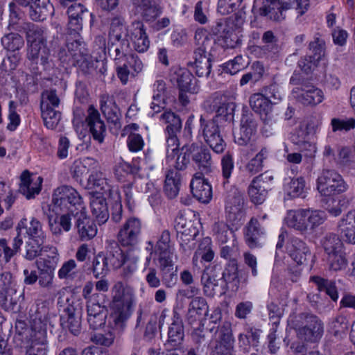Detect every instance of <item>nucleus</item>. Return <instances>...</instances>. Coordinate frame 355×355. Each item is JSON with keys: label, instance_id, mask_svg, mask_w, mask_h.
<instances>
[{"label": "nucleus", "instance_id": "nucleus-1", "mask_svg": "<svg viewBox=\"0 0 355 355\" xmlns=\"http://www.w3.org/2000/svg\"><path fill=\"white\" fill-rule=\"evenodd\" d=\"M85 209L80 193L72 187L62 185L56 188L49 205L47 215L49 230L53 235L60 236L69 232L72 216Z\"/></svg>", "mask_w": 355, "mask_h": 355}, {"label": "nucleus", "instance_id": "nucleus-2", "mask_svg": "<svg viewBox=\"0 0 355 355\" xmlns=\"http://www.w3.org/2000/svg\"><path fill=\"white\" fill-rule=\"evenodd\" d=\"M207 111L210 113L216 112V116L205 125V119L200 116V126L203 127V135L206 142L216 153H222V136L220 135L221 115L219 113L222 108V94L214 93L205 102Z\"/></svg>", "mask_w": 355, "mask_h": 355}, {"label": "nucleus", "instance_id": "nucleus-3", "mask_svg": "<svg viewBox=\"0 0 355 355\" xmlns=\"http://www.w3.org/2000/svg\"><path fill=\"white\" fill-rule=\"evenodd\" d=\"M49 324V308L42 303L31 320V344L24 355H48L47 325Z\"/></svg>", "mask_w": 355, "mask_h": 355}, {"label": "nucleus", "instance_id": "nucleus-4", "mask_svg": "<svg viewBox=\"0 0 355 355\" xmlns=\"http://www.w3.org/2000/svg\"><path fill=\"white\" fill-rule=\"evenodd\" d=\"M16 30L26 33L28 44L27 58L35 63H37L40 59L42 64H47L50 51L46 46L44 29L31 22H22L17 26Z\"/></svg>", "mask_w": 355, "mask_h": 355}, {"label": "nucleus", "instance_id": "nucleus-5", "mask_svg": "<svg viewBox=\"0 0 355 355\" xmlns=\"http://www.w3.org/2000/svg\"><path fill=\"white\" fill-rule=\"evenodd\" d=\"M129 32L125 19L121 16L114 17L110 21L108 32L107 51L114 60H121L128 55L130 48Z\"/></svg>", "mask_w": 355, "mask_h": 355}, {"label": "nucleus", "instance_id": "nucleus-6", "mask_svg": "<svg viewBox=\"0 0 355 355\" xmlns=\"http://www.w3.org/2000/svg\"><path fill=\"white\" fill-rule=\"evenodd\" d=\"M223 258L229 259L223 272V280L226 283V289L235 293L239 287L238 276L237 258L239 256V248L236 245V235L233 230L229 231V234L223 235Z\"/></svg>", "mask_w": 355, "mask_h": 355}, {"label": "nucleus", "instance_id": "nucleus-7", "mask_svg": "<svg viewBox=\"0 0 355 355\" xmlns=\"http://www.w3.org/2000/svg\"><path fill=\"white\" fill-rule=\"evenodd\" d=\"M309 8V0H266L259 9V14L270 20L279 21L285 19L288 10L295 9L299 17L302 16Z\"/></svg>", "mask_w": 355, "mask_h": 355}, {"label": "nucleus", "instance_id": "nucleus-8", "mask_svg": "<svg viewBox=\"0 0 355 355\" xmlns=\"http://www.w3.org/2000/svg\"><path fill=\"white\" fill-rule=\"evenodd\" d=\"M124 286L121 282H116L112 287L113 298L111 303L112 310V318L114 327L123 331L126 327V321L129 318L131 303L129 298L124 295Z\"/></svg>", "mask_w": 355, "mask_h": 355}, {"label": "nucleus", "instance_id": "nucleus-9", "mask_svg": "<svg viewBox=\"0 0 355 355\" xmlns=\"http://www.w3.org/2000/svg\"><path fill=\"white\" fill-rule=\"evenodd\" d=\"M299 318L301 324L296 327L297 337L311 343L318 342L324 333L322 321L316 315L308 313H300Z\"/></svg>", "mask_w": 355, "mask_h": 355}, {"label": "nucleus", "instance_id": "nucleus-10", "mask_svg": "<svg viewBox=\"0 0 355 355\" xmlns=\"http://www.w3.org/2000/svg\"><path fill=\"white\" fill-rule=\"evenodd\" d=\"M317 189L321 195L330 196L345 192L347 185L335 170L323 169L316 181Z\"/></svg>", "mask_w": 355, "mask_h": 355}, {"label": "nucleus", "instance_id": "nucleus-11", "mask_svg": "<svg viewBox=\"0 0 355 355\" xmlns=\"http://www.w3.org/2000/svg\"><path fill=\"white\" fill-rule=\"evenodd\" d=\"M244 13L241 10L234 12L225 19L223 27V48L233 49L241 41Z\"/></svg>", "mask_w": 355, "mask_h": 355}, {"label": "nucleus", "instance_id": "nucleus-12", "mask_svg": "<svg viewBox=\"0 0 355 355\" xmlns=\"http://www.w3.org/2000/svg\"><path fill=\"white\" fill-rule=\"evenodd\" d=\"M270 101L265 98L261 92L252 94L249 100L252 109L260 114L264 124L263 130L265 131H267V128L275 130L279 125L277 116L272 112L274 104Z\"/></svg>", "mask_w": 355, "mask_h": 355}, {"label": "nucleus", "instance_id": "nucleus-13", "mask_svg": "<svg viewBox=\"0 0 355 355\" xmlns=\"http://www.w3.org/2000/svg\"><path fill=\"white\" fill-rule=\"evenodd\" d=\"M142 223L139 218L130 217L120 228L117 239L119 243L128 250L135 249L139 243L141 234Z\"/></svg>", "mask_w": 355, "mask_h": 355}, {"label": "nucleus", "instance_id": "nucleus-14", "mask_svg": "<svg viewBox=\"0 0 355 355\" xmlns=\"http://www.w3.org/2000/svg\"><path fill=\"white\" fill-rule=\"evenodd\" d=\"M82 306L78 301L69 302L64 309V313L60 316V325L64 330H68L72 334L78 335L81 329Z\"/></svg>", "mask_w": 355, "mask_h": 355}, {"label": "nucleus", "instance_id": "nucleus-15", "mask_svg": "<svg viewBox=\"0 0 355 355\" xmlns=\"http://www.w3.org/2000/svg\"><path fill=\"white\" fill-rule=\"evenodd\" d=\"M273 177L266 172L255 177L248 187V195L250 200L256 205L262 204L272 185Z\"/></svg>", "mask_w": 355, "mask_h": 355}, {"label": "nucleus", "instance_id": "nucleus-16", "mask_svg": "<svg viewBox=\"0 0 355 355\" xmlns=\"http://www.w3.org/2000/svg\"><path fill=\"white\" fill-rule=\"evenodd\" d=\"M98 293H94L87 302V322L94 330L105 325L107 315V310L98 302Z\"/></svg>", "mask_w": 355, "mask_h": 355}, {"label": "nucleus", "instance_id": "nucleus-17", "mask_svg": "<svg viewBox=\"0 0 355 355\" xmlns=\"http://www.w3.org/2000/svg\"><path fill=\"white\" fill-rule=\"evenodd\" d=\"M189 153L191 155L193 166L200 172L207 174L211 172V159L209 149L202 144H190Z\"/></svg>", "mask_w": 355, "mask_h": 355}, {"label": "nucleus", "instance_id": "nucleus-18", "mask_svg": "<svg viewBox=\"0 0 355 355\" xmlns=\"http://www.w3.org/2000/svg\"><path fill=\"white\" fill-rule=\"evenodd\" d=\"M128 39L132 42L134 49L139 53L146 51L150 46V41L142 21L136 20L130 26H128Z\"/></svg>", "mask_w": 355, "mask_h": 355}, {"label": "nucleus", "instance_id": "nucleus-19", "mask_svg": "<svg viewBox=\"0 0 355 355\" xmlns=\"http://www.w3.org/2000/svg\"><path fill=\"white\" fill-rule=\"evenodd\" d=\"M75 220V228L82 241H89L97 234L94 222L87 214L86 209L72 216Z\"/></svg>", "mask_w": 355, "mask_h": 355}, {"label": "nucleus", "instance_id": "nucleus-20", "mask_svg": "<svg viewBox=\"0 0 355 355\" xmlns=\"http://www.w3.org/2000/svg\"><path fill=\"white\" fill-rule=\"evenodd\" d=\"M193 76L187 69L179 67H173L170 71V80L176 84L179 90L188 91L190 94L197 92L194 84L192 83Z\"/></svg>", "mask_w": 355, "mask_h": 355}, {"label": "nucleus", "instance_id": "nucleus-21", "mask_svg": "<svg viewBox=\"0 0 355 355\" xmlns=\"http://www.w3.org/2000/svg\"><path fill=\"white\" fill-rule=\"evenodd\" d=\"M122 60L114 61L117 76L121 82L125 85L129 76L135 77L137 73L141 71L143 69V64L137 55L134 54L129 55L128 63L130 65V69L127 68L125 64L122 63Z\"/></svg>", "mask_w": 355, "mask_h": 355}, {"label": "nucleus", "instance_id": "nucleus-22", "mask_svg": "<svg viewBox=\"0 0 355 355\" xmlns=\"http://www.w3.org/2000/svg\"><path fill=\"white\" fill-rule=\"evenodd\" d=\"M85 123L93 139L99 144H102L106 135L105 125L101 119L98 112L92 107H90L88 110V115L85 119Z\"/></svg>", "mask_w": 355, "mask_h": 355}, {"label": "nucleus", "instance_id": "nucleus-23", "mask_svg": "<svg viewBox=\"0 0 355 355\" xmlns=\"http://www.w3.org/2000/svg\"><path fill=\"white\" fill-rule=\"evenodd\" d=\"M21 182L19 191L27 199L34 198L41 191L43 179L41 177L33 178L31 173L25 170L20 176Z\"/></svg>", "mask_w": 355, "mask_h": 355}, {"label": "nucleus", "instance_id": "nucleus-24", "mask_svg": "<svg viewBox=\"0 0 355 355\" xmlns=\"http://www.w3.org/2000/svg\"><path fill=\"white\" fill-rule=\"evenodd\" d=\"M191 193L195 198L202 203H207L212 197L211 187L203 178V174L196 173L191 184Z\"/></svg>", "mask_w": 355, "mask_h": 355}, {"label": "nucleus", "instance_id": "nucleus-25", "mask_svg": "<svg viewBox=\"0 0 355 355\" xmlns=\"http://www.w3.org/2000/svg\"><path fill=\"white\" fill-rule=\"evenodd\" d=\"M101 110L107 121L116 129L121 128L120 112L112 96L104 94L100 99Z\"/></svg>", "mask_w": 355, "mask_h": 355}, {"label": "nucleus", "instance_id": "nucleus-26", "mask_svg": "<svg viewBox=\"0 0 355 355\" xmlns=\"http://www.w3.org/2000/svg\"><path fill=\"white\" fill-rule=\"evenodd\" d=\"M222 319L221 309L218 307L211 314L209 328L211 333H213V339L215 340V345L211 348L209 355H222V327L220 326Z\"/></svg>", "mask_w": 355, "mask_h": 355}, {"label": "nucleus", "instance_id": "nucleus-27", "mask_svg": "<svg viewBox=\"0 0 355 355\" xmlns=\"http://www.w3.org/2000/svg\"><path fill=\"white\" fill-rule=\"evenodd\" d=\"M53 6L49 0H31L29 17L35 21H43L52 15Z\"/></svg>", "mask_w": 355, "mask_h": 355}, {"label": "nucleus", "instance_id": "nucleus-28", "mask_svg": "<svg viewBox=\"0 0 355 355\" xmlns=\"http://www.w3.org/2000/svg\"><path fill=\"white\" fill-rule=\"evenodd\" d=\"M23 299V294L15 289L0 291V306L6 311L15 313L19 311L20 301Z\"/></svg>", "mask_w": 355, "mask_h": 355}, {"label": "nucleus", "instance_id": "nucleus-29", "mask_svg": "<svg viewBox=\"0 0 355 355\" xmlns=\"http://www.w3.org/2000/svg\"><path fill=\"white\" fill-rule=\"evenodd\" d=\"M24 226L25 224L24 221L21 220L16 227L17 234L13 239L12 248L8 245V242L6 239H0V250L3 253V259L6 263H8L11 258L20 250V247L23 243L20 232L21 228L24 227Z\"/></svg>", "mask_w": 355, "mask_h": 355}, {"label": "nucleus", "instance_id": "nucleus-30", "mask_svg": "<svg viewBox=\"0 0 355 355\" xmlns=\"http://www.w3.org/2000/svg\"><path fill=\"white\" fill-rule=\"evenodd\" d=\"M184 338V325L181 318L175 313L168 327L167 345L180 347Z\"/></svg>", "mask_w": 355, "mask_h": 355}, {"label": "nucleus", "instance_id": "nucleus-31", "mask_svg": "<svg viewBox=\"0 0 355 355\" xmlns=\"http://www.w3.org/2000/svg\"><path fill=\"white\" fill-rule=\"evenodd\" d=\"M315 132V125L309 122H302L292 135L291 141L295 145H308L311 150H315V144L309 141L310 135Z\"/></svg>", "mask_w": 355, "mask_h": 355}, {"label": "nucleus", "instance_id": "nucleus-32", "mask_svg": "<svg viewBox=\"0 0 355 355\" xmlns=\"http://www.w3.org/2000/svg\"><path fill=\"white\" fill-rule=\"evenodd\" d=\"M226 212H227V220L230 223V225H227L225 230L223 227V233L225 232V235L227 234H229V231L233 230L234 234H235V231L239 229V227L241 225V221L244 219L245 217V210L243 206H233V205H226Z\"/></svg>", "mask_w": 355, "mask_h": 355}, {"label": "nucleus", "instance_id": "nucleus-33", "mask_svg": "<svg viewBox=\"0 0 355 355\" xmlns=\"http://www.w3.org/2000/svg\"><path fill=\"white\" fill-rule=\"evenodd\" d=\"M338 228L347 242L355 244V209L348 211L340 219Z\"/></svg>", "mask_w": 355, "mask_h": 355}, {"label": "nucleus", "instance_id": "nucleus-34", "mask_svg": "<svg viewBox=\"0 0 355 355\" xmlns=\"http://www.w3.org/2000/svg\"><path fill=\"white\" fill-rule=\"evenodd\" d=\"M288 251L290 256L298 264H304L311 256L306 243L297 238H293L291 240Z\"/></svg>", "mask_w": 355, "mask_h": 355}, {"label": "nucleus", "instance_id": "nucleus-35", "mask_svg": "<svg viewBox=\"0 0 355 355\" xmlns=\"http://www.w3.org/2000/svg\"><path fill=\"white\" fill-rule=\"evenodd\" d=\"M104 257L106 259L108 265L112 266L114 269L121 268L127 261V255L116 242L110 244Z\"/></svg>", "mask_w": 355, "mask_h": 355}, {"label": "nucleus", "instance_id": "nucleus-36", "mask_svg": "<svg viewBox=\"0 0 355 355\" xmlns=\"http://www.w3.org/2000/svg\"><path fill=\"white\" fill-rule=\"evenodd\" d=\"M92 213L98 225L107 221L110 214L105 198L103 197L94 198L90 202Z\"/></svg>", "mask_w": 355, "mask_h": 355}, {"label": "nucleus", "instance_id": "nucleus-37", "mask_svg": "<svg viewBox=\"0 0 355 355\" xmlns=\"http://www.w3.org/2000/svg\"><path fill=\"white\" fill-rule=\"evenodd\" d=\"M181 186L180 173L175 170H169L165 178L164 191L168 198H175L180 191Z\"/></svg>", "mask_w": 355, "mask_h": 355}, {"label": "nucleus", "instance_id": "nucleus-38", "mask_svg": "<svg viewBox=\"0 0 355 355\" xmlns=\"http://www.w3.org/2000/svg\"><path fill=\"white\" fill-rule=\"evenodd\" d=\"M139 7L141 17L146 22L155 21L163 12V8L152 0H141Z\"/></svg>", "mask_w": 355, "mask_h": 355}, {"label": "nucleus", "instance_id": "nucleus-39", "mask_svg": "<svg viewBox=\"0 0 355 355\" xmlns=\"http://www.w3.org/2000/svg\"><path fill=\"white\" fill-rule=\"evenodd\" d=\"M306 209L289 210L285 218L286 225L300 232L307 231Z\"/></svg>", "mask_w": 355, "mask_h": 355}, {"label": "nucleus", "instance_id": "nucleus-40", "mask_svg": "<svg viewBox=\"0 0 355 355\" xmlns=\"http://www.w3.org/2000/svg\"><path fill=\"white\" fill-rule=\"evenodd\" d=\"M324 98V94L321 89L313 86L306 85L302 88V93L298 96V100L306 105H315L320 103Z\"/></svg>", "mask_w": 355, "mask_h": 355}, {"label": "nucleus", "instance_id": "nucleus-41", "mask_svg": "<svg viewBox=\"0 0 355 355\" xmlns=\"http://www.w3.org/2000/svg\"><path fill=\"white\" fill-rule=\"evenodd\" d=\"M263 234L257 219L252 218L246 227L245 239L250 248L260 246V237Z\"/></svg>", "mask_w": 355, "mask_h": 355}, {"label": "nucleus", "instance_id": "nucleus-42", "mask_svg": "<svg viewBox=\"0 0 355 355\" xmlns=\"http://www.w3.org/2000/svg\"><path fill=\"white\" fill-rule=\"evenodd\" d=\"M196 73L199 77L208 76L211 71V59L205 55L203 48H198L195 52Z\"/></svg>", "mask_w": 355, "mask_h": 355}, {"label": "nucleus", "instance_id": "nucleus-43", "mask_svg": "<svg viewBox=\"0 0 355 355\" xmlns=\"http://www.w3.org/2000/svg\"><path fill=\"white\" fill-rule=\"evenodd\" d=\"M311 281L315 284L320 292H324L333 301H337L338 293L334 281L319 276L311 277Z\"/></svg>", "mask_w": 355, "mask_h": 355}, {"label": "nucleus", "instance_id": "nucleus-44", "mask_svg": "<svg viewBox=\"0 0 355 355\" xmlns=\"http://www.w3.org/2000/svg\"><path fill=\"white\" fill-rule=\"evenodd\" d=\"M321 243L327 255L343 250V243L341 239L334 233L327 234L321 240Z\"/></svg>", "mask_w": 355, "mask_h": 355}, {"label": "nucleus", "instance_id": "nucleus-45", "mask_svg": "<svg viewBox=\"0 0 355 355\" xmlns=\"http://www.w3.org/2000/svg\"><path fill=\"white\" fill-rule=\"evenodd\" d=\"M46 266H37L38 269L37 280L38 284L42 288H51L53 286L54 278V263L53 261Z\"/></svg>", "mask_w": 355, "mask_h": 355}, {"label": "nucleus", "instance_id": "nucleus-46", "mask_svg": "<svg viewBox=\"0 0 355 355\" xmlns=\"http://www.w3.org/2000/svg\"><path fill=\"white\" fill-rule=\"evenodd\" d=\"M327 264L331 271H342L346 269L348 261L344 250L327 255Z\"/></svg>", "mask_w": 355, "mask_h": 355}, {"label": "nucleus", "instance_id": "nucleus-47", "mask_svg": "<svg viewBox=\"0 0 355 355\" xmlns=\"http://www.w3.org/2000/svg\"><path fill=\"white\" fill-rule=\"evenodd\" d=\"M26 233L30 239H34L37 243L46 241V234L43 231L41 222L35 218H32L28 226L26 227Z\"/></svg>", "mask_w": 355, "mask_h": 355}, {"label": "nucleus", "instance_id": "nucleus-48", "mask_svg": "<svg viewBox=\"0 0 355 355\" xmlns=\"http://www.w3.org/2000/svg\"><path fill=\"white\" fill-rule=\"evenodd\" d=\"M159 119L167 123L166 132L178 133L182 128V121L180 116L171 111L162 113Z\"/></svg>", "mask_w": 355, "mask_h": 355}, {"label": "nucleus", "instance_id": "nucleus-49", "mask_svg": "<svg viewBox=\"0 0 355 355\" xmlns=\"http://www.w3.org/2000/svg\"><path fill=\"white\" fill-rule=\"evenodd\" d=\"M306 227L307 230H313L322 225L327 219L324 211L318 209H306Z\"/></svg>", "mask_w": 355, "mask_h": 355}, {"label": "nucleus", "instance_id": "nucleus-50", "mask_svg": "<svg viewBox=\"0 0 355 355\" xmlns=\"http://www.w3.org/2000/svg\"><path fill=\"white\" fill-rule=\"evenodd\" d=\"M306 190L305 180L302 177L292 179L286 187L287 194L291 198H305Z\"/></svg>", "mask_w": 355, "mask_h": 355}, {"label": "nucleus", "instance_id": "nucleus-51", "mask_svg": "<svg viewBox=\"0 0 355 355\" xmlns=\"http://www.w3.org/2000/svg\"><path fill=\"white\" fill-rule=\"evenodd\" d=\"M114 327V322L112 321V331L109 330L105 334L102 333H94L91 335L90 340L95 343L96 345H103L105 347H110L114 343L115 338V331H117L118 334H121L123 331H119L118 329H116Z\"/></svg>", "mask_w": 355, "mask_h": 355}, {"label": "nucleus", "instance_id": "nucleus-52", "mask_svg": "<svg viewBox=\"0 0 355 355\" xmlns=\"http://www.w3.org/2000/svg\"><path fill=\"white\" fill-rule=\"evenodd\" d=\"M1 44L8 51H15L24 46V40L19 34L10 33L5 35L1 38Z\"/></svg>", "mask_w": 355, "mask_h": 355}, {"label": "nucleus", "instance_id": "nucleus-53", "mask_svg": "<svg viewBox=\"0 0 355 355\" xmlns=\"http://www.w3.org/2000/svg\"><path fill=\"white\" fill-rule=\"evenodd\" d=\"M60 104V100L57 95L56 90H45L42 93L40 109H57Z\"/></svg>", "mask_w": 355, "mask_h": 355}, {"label": "nucleus", "instance_id": "nucleus-54", "mask_svg": "<svg viewBox=\"0 0 355 355\" xmlns=\"http://www.w3.org/2000/svg\"><path fill=\"white\" fill-rule=\"evenodd\" d=\"M41 256H43V257L40 258L37 261V266H46L49 265V263L54 261V270L55 269L59 260V254L55 247L51 245H45L44 251ZM50 265L51 266V263Z\"/></svg>", "mask_w": 355, "mask_h": 355}, {"label": "nucleus", "instance_id": "nucleus-55", "mask_svg": "<svg viewBox=\"0 0 355 355\" xmlns=\"http://www.w3.org/2000/svg\"><path fill=\"white\" fill-rule=\"evenodd\" d=\"M78 275L77 265L73 259H69L63 263L58 272L60 279L73 281Z\"/></svg>", "mask_w": 355, "mask_h": 355}, {"label": "nucleus", "instance_id": "nucleus-56", "mask_svg": "<svg viewBox=\"0 0 355 355\" xmlns=\"http://www.w3.org/2000/svg\"><path fill=\"white\" fill-rule=\"evenodd\" d=\"M42 117L44 125L49 129H54L57 127L60 119L61 112L57 109H42Z\"/></svg>", "mask_w": 355, "mask_h": 355}, {"label": "nucleus", "instance_id": "nucleus-57", "mask_svg": "<svg viewBox=\"0 0 355 355\" xmlns=\"http://www.w3.org/2000/svg\"><path fill=\"white\" fill-rule=\"evenodd\" d=\"M110 267L104 257V254L99 253L92 261V272L96 278L105 277L109 272Z\"/></svg>", "mask_w": 355, "mask_h": 355}, {"label": "nucleus", "instance_id": "nucleus-58", "mask_svg": "<svg viewBox=\"0 0 355 355\" xmlns=\"http://www.w3.org/2000/svg\"><path fill=\"white\" fill-rule=\"evenodd\" d=\"M234 343L231 324L226 321L223 322V355H234Z\"/></svg>", "mask_w": 355, "mask_h": 355}, {"label": "nucleus", "instance_id": "nucleus-59", "mask_svg": "<svg viewBox=\"0 0 355 355\" xmlns=\"http://www.w3.org/2000/svg\"><path fill=\"white\" fill-rule=\"evenodd\" d=\"M107 183L103 174L98 170L93 171L87 179V188L95 189L98 191H105Z\"/></svg>", "mask_w": 355, "mask_h": 355}, {"label": "nucleus", "instance_id": "nucleus-60", "mask_svg": "<svg viewBox=\"0 0 355 355\" xmlns=\"http://www.w3.org/2000/svg\"><path fill=\"white\" fill-rule=\"evenodd\" d=\"M73 64L78 67L84 73H90L94 68V63L92 56L86 51L83 54L76 55L72 59Z\"/></svg>", "mask_w": 355, "mask_h": 355}, {"label": "nucleus", "instance_id": "nucleus-61", "mask_svg": "<svg viewBox=\"0 0 355 355\" xmlns=\"http://www.w3.org/2000/svg\"><path fill=\"white\" fill-rule=\"evenodd\" d=\"M261 93L265 98L271 100L270 102L274 105L277 104L282 98L279 87L275 83L263 87L261 89Z\"/></svg>", "mask_w": 355, "mask_h": 355}, {"label": "nucleus", "instance_id": "nucleus-62", "mask_svg": "<svg viewBox=\"0 0 355 355\" xmlns=\"http://www.w3.org/2000/svg\"><path fill=\"white\" fill-rule=\"evenodd\" d=\"M161 272V282L168 288H173L177 283L178 275L177 270L173 267L159 268Z\"/></svg>", "mask_w": 355, "mask_h": 355}, {"label": "nucleus", "instance_id": "nucleus-63", "mask_svg": "<svg viewBox=\"0 0 355 355\" xmlns=\"http://www.w3.org/2000/svg\"><path fill=\"white\" fill-rule=\"evenodd\" d=\"M67 39V47L68 52L71 55V59L76 58V55L83 54L86 52L85 44L80 40V37L69 36Z\"/></svg>", "mask_w": 355, "mask_h": 355}, {"label": "nucleus", "instance_id": "nucleus-64", "mask_svg": "<svg viewBox=\"0 0 355 355\" xmlns=\"http://www.w3.org/2000/svg\"><path fill=\"white\" fill-rule=\"evenodd\" d=\"M44 243L45 242L37 243L34 239H30L26 245L25 258L29 261H31L35 258L42 255L44 251Z\"/></svg>", "mask_w": 355, "mask_h": 355}]
</instances>
